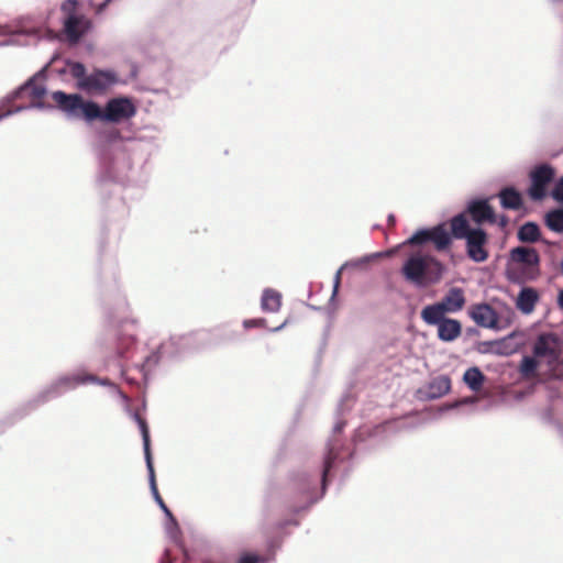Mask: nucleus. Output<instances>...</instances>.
Listing matches in <instances>:
<instances>
[{
	"mask_svg": "<svg viewBox=\"0 0 563 563\" xmlns=\"http://www.w3.org/2000/svg\"><path fill=\"white\" fill-rule=\"evenodd\" d=\"M136 321L125 320L120 323L118 332V352L122 357L131 360L146 380L151 369L164 357H175L187 349L192 347V334L173 335L161 344L157 351L136 358L135 343Z\"/></svg>",
	"mask_w": 563,
	"mask_h": 563,
	"instance_id": "nucleus-1",
	"label": "nucleus"
},
{
	"mask_svg": "<svg viewBox=\"0 0 563 563\" xmlns=\"http://www.w3.org/2000/svg\"><path fill=\"white\" fill-rule=\"evenodd\" d=\"M344 426V421L340 419L336 420L333 427V433L327 443V453L323 457L321 467L313 474L302 473L295 479L297 489L303 495L309 505L318 501L323 496L328 475L335 466L336 462L344 459V455L341 452L342 446L339 439V434L343 430Z\"/></svg>",
	"mask_w": 563,
	"mask_h": 563,
	"instance_id": "nucleus-2",
	"label": "nucleus"
},
{
	"mask_svg": "<svg viewBox=\"0 0 563 563\" xmlns=\"http://www.w3.org/2000/svg\"><path fill=\"white\" fill-rule=\"evenodd\" d=\"M47 67L48 64L18 89L0 99V121L26 110L45 108L41 99L46 93L44 79Z\"/></svg>",
	"mask_w": 563,
	"mask_h": 563,
	"instance_id": "nucleus-3",
	"label": "nucleus"
},
{
	"mask_svg": "<svg viewBox=\"0 0 563 563\" xmlns=\"http://www.w3.org/2000/svg\"><path fill=\"white\" fill-rule=\"evenodd\" d=\"M104 137L109 144L99 155L100 174L103 178L122 183L131 169V158L123 146L117 142L120 139L119 131L111 130L104 133Z\"/></svg>",
	"mask_w": 563,
	"mask_h": 563,
	"instance_id": "nucleus-4",
	"label": "nucleus"
},
{
	"mask_svg": "<svg viewBox=\"0 0 563 563\" xmlns=\"http://www.w3.org/2000/svg\"><path fill=\"white\" fill-rule=\"evenodd\" d=\"M540 275V255L536 249L517 246L510 250L505 271L508 282L525 285L537 280Z\"/></svg>",
	"mask_w": 563,
	"mask_h": 563,
	"instance_id": "nucleus-5",
	"label": "nucleus"
},
{
	"mask_svg": "<svg viewBox=\"0 0 563 563\" xmlns=\"http://www.w3.org/2000/svg\"><path fill=\"white\" fill-rule=\"evenodd\" d=\"M68 66L70 75L77 80V86L89 93L103 92L119 81L118 75L112 70L97 69L88 75L81 63H69Z\"/></svg>",
	"mask_w": 563,
	"mask_h": 563,
	"instance_id": "nucleus-6",
	"label": "nucleus"
},
{
	"mask_svg": "<svg viewBox=\"0 0 563 563\" xmlns=\"http://www.w3.org/2000/svg\"><path fill=\"white\" fill-rule=\"evenodd\" d=\"M52 98L58 108L70 119H85L91 122L97 120L99 115V104L91 100H84L80 95H68L57 90L52 93Z\"/></svg>",
	"mask_w": 563,
	"mask_h": 563,
	"instance_id": "nucleus-7",
	"label": "nucleus"
},
{
	"mask_svg": "<svg viewBox=\"0 0 563 563\" xmlns=\"http://www.w3.org/2000/svg\"><path fill=\"white\" fill-rule=\"evenodd\" d=\"M87 378L88 377H85L84 369H77L73 373L59 375L38 391L32 402H34L35 406H38L58 398L65 393L76 389L80 385H86L85 379Z\"/></svg>",
	"mask_w": 563,
	"mask_h": 563,
	"instance_id": "nucleus-8",
	"label": "nucleus"
},
{
	"mask_svg": "<svg viewBox=\"0 0 563 563\" xmlns=\"http://www.w3.org/2000/svg\"><path fill=\"white\" fill-rule=\"evenodd\" d=\"M533 355L538 358L545 360L552 371L551 375L553 378H563V369L559 368L561 345L555 335L551 333L540 334L533 344Z\"/></svg>",
	"mask_w": 563,
	"mask_h": 563,
	"instance_id": "nucleus-9",
	"label": "nucleus"
},
{
	"mask_svg": "<svg viewBox=\"0 0 563 563\" xmlns=\"http://www.w3.org/2000/svg\"><path fill=\"white\" fill-rule=\"evenodd\" d=\"M431 265L440 269V264L434 262L431 257L415 254L406 260L401 273L407 282L417 288H423L431 282V278H429Z\"/></svg>",
	"mask_w": 563,
	"mask_h": 563,
	"instance_id": "nucleus-10",
	"label": "nucleus"
},
{
	"mask_svg": "<svg viewBox=\"0 0 563 563\" xmlns=\"http://www.w3.org/2000/svg\"><path fill=\"white\" fill-rule=\"evenodd\" d=\"M77 5V0H65L60 7L65 14L64 34L71 44L78 43L90 27V21L76 13Z\"/></svg>",
	"mask_w": 563,
	"mask_h": 563,
	"instance_id": "nucleus-11",
	"label": "nucleus"
},
{
	"mask_svg": "<svg viewBox=\"0 0 563 563\" xmlns=\"http://www.w3.org/2000/svg\"><path fill=\"white\" fill-rule=\"evenodd\" d=\"M547 406L537 410L541 423L556 429L563 437V396L558 389L549 388Z\"/></svg>",
	"mask_w": 563,
	"mask_h": 563,
	"instance_id": "nucleus-12",
	"label": "nucleus"
},
{
	"mask_svg": "<svg viewBox=\"0 0 563 563\" xmlns=\"http://www.w3.org/2000/svg\"><path fill=\"white\" fill-rule=\"evenodd\" d=\"M133 419L137 423L141 434H142L144 457H145L146 467L148 471V482H150L151 492L153 494L155 501L157 503L159 508L163 510L165 516L167 518H172L170 510L165 505L164 500L162 499V497L157 490L154 467H153V462H152V455H151V449H150V432H148L147 423L137 412L133 413Z\"/></svg>",
	"mask_w": 563,
	"mask_h": 563,
	"instance_id": "nucleus-13",
	"label": "nucleus"
},
{
	"mask_svg": "<svg viewBox=\"0 0 563 563\" xmlns=\"http://www.w3.org/2000/svg\"><path fill=\"white\" fill-rule=\"evenodd\" d=\"M97 120L110 123H120L131 119L136 113V108L126 97L112 98L107 101L104 109L99 107Z\"/></svg>",
	"mask_w": 563,
	"mask_h": 563,
	"instance_id": "nucleus-14",
	"label": "nucleus"
},
{
	"mask_svg": "<svg viewBox=\"0 0 563 563\" xmlns=\"http://www.w3.org/2000/svg\"><path fill=\"white\" fill-rule=\"evenodd\" d=\"M421 319L429 325L438 328V338L442 342H453L462 333V324L456 319L446 318L445 314L421 310Z\"/></svg>",
	"mask_w": 563,
	"mask_h": 563,
	"instance_id": "nucleus-15",
	"label": "nucleus"
},
{
	"mask_svg": "<svg viewBox=\"0 0 563 563\" xmlns=\"http://www.w3.org/2000/svg\"><path fill=\"white\" fill-rule=\"evenodd\" d=\"M465 305V296L462 288L452 287L445 294L440 302L428 305L422 310H429L440 314L448 312L454 313L460 311Z\"/></svg>",
	"mask_w": 563,
	"mask_h": 563,
	"instance_id": "nucleus-16",
	"label": "nucleus"
},
{
	"mask_svg": "<svg viewBox=\"0 0 563 563\" xmlns=\"http://www.w3.org/2000/svg\"><path fill=\"white\" fill-rule=\"evenodd\" d=\"M554 177V169L548 164L537 166L531 173V186L528 194L532 200H541L545 197V188Z\"/></svg>",
	"mask_w": 563,
	"mask_h": 563,
	"instance_id": "nucleus-17",
	"label": "nucleus"
},
{
	"mask_svg": "<svg viewBox=\"0 0 563 563\" xmlns=\"http://www.w3.org/2000/svg\"><path fill=\"white\" fill-rule=\"evenodd\" d=\"M466 252L468 257L475 263H483L488 258V252L485 250L487 234L482 229L473 230L471 235L465 239Z\"/></svg>",
	"mask_w": 563,
	"mask_h": 563,
	"instance_id": "nucleus-18",
	"label": "nucleus"
},
{
	"mask_svg": "<svg viewBox=\"0 0 563 563\" xmlns=\"http://www.w3.org/2000/svg\"><path fill=\"white\" fill-rule=\"evenodd\" d=\"M470 318L482 328L496 329L498 327V314L488 303H475L468 309Z\"/></svg>",
	"mask_w": 563,
	"mask_h": 563,
	"instance_id": "nucleus-19",
	"label": "nucleus"
},
{
	"mask_svg": "<svg viewBox=\"0 0 563 563\" xmlns=\"http://www.w3.org/2000/svg\"><path fill=\"white\" fill-rule=\"evenodd\" d=\"M19 35H26L33 40H38L44 36V30L38 25H21L16 30H12L7 25L0 26V46L18 43L14 38Z\"/></svg>",
	"mask_w": 563,
	"mask_h": 563,
	"instance_id": "nucleus-20",
	"label": "nucleus"
},
{
	"mask_svg": "<svg viewBox=\"0 0 563 563\" xmlns=\"http://www.w3.org/2000/svg\"><path fill=\"white\" fill-rule=\"evenodd\" d=\"M467 210L474 222L482 224L487 221L494 223L496 221L495 213L486 199L473 200L468 203Z\"/></svg>",
	"mask_w": 563,
	"mask_h": 563,
	"instance_id": "nucleus-21",
	"label": "nucleus"
},
{
	"mask_svg": "<svg viewBox=\"0 0 563 563\" xmlns=\"http://www.w3.org/2000/svg\"><path fill=\"white\" fill-rule=\"evenodd\" d=\"M451 389V380L445 375L434 377L423 391V397L427 399H438L446 395Z\"/></svg>",
	"mask_w": 563,
	"mask_h": 563,
	"instance_id": "nucleus-22",
	"label": "nucleus"
},
{
	"mask_svg": "<svg viewBox=\"0 0 563 563\" xmlns=\"http://www.w3.org/2000/svg\"><path fill=\"white\" fill-rule=\"evenodd\" d=\"M538 301V291L531 287H523L518 294L516 306L522 313L529 314L534 310Z\"/></svg>",
	"mask_w": 563,
	"mask_h": 563,
	"instance_id": "nucleus-23",
	"label": "nucleus"
},
{
	"mask_svg": "<svg viewBox=\"0 0 563 563\" xmlns=\"http://www.w3.org/2000/svg\"><path fill=\"white\" fill-rule=\"evenodd\" d=\"M498 196L504 209L518 210L522 206L521 195L514 187L503 188Z\"/></svg>",
	"mask_w": 563,
	"mask_h": 563,
	"instance_id": "nucleus-24",
	"label": "nucleus"
},
{
	"mask_svg": "<svg viewBox=\"0 0 563 563\" xmlns=\"http://www.w3.org/2000/svg\"><path fill=\"white\" fill-rule=\"evenodd\" d=\"M282 306V295L280 292L266 288L263 290L262 299H261V308L266 312H277Z\"/></svg>",
	"mask_w": 563,
	"mask_h": 563,
	"instance_id": "nucleus-25",
	"label": "nucleus"
},
{
	"mask_svg": "<svg viewBox=\"0 0 563 563\" xmlns=\"http://www.w3.org/2000/svg\"><path fill=\"white\" fill-rule=\"evenodd\" d=\"M474 229L470 228V224L464 214L454 216L451 219V231L455 239H466L471 235Z\"/></svg>",
	"mask_w": 563,
	"mask_h": 563,
	"instance_id": "nucleus-26",
	"label": "nucleus"
},
{
	"mask_svg": "<svg viewBox=\"0 0 563 563\" xmlns=\"http://www.w3.org/2000/svg\"><path fill=\"white\" fill-rule=\"evenodd\" d=\"M485 376L478 367H470L463 375V380L473 391H478L484 383Z\"/></svg>",
	"mask_w": 563,
	"mask_h": 563,
	"instance_id": "nucleus-27",
	"label": "nucleus"
},
{
	"mask_svg": "<svg viewBox=\"0 0 563 563\" xmlns=\"http://www.w3.org/2000/svg\"><path fill=\"white\" fill-rule=\"evenodd\" d=\"M431 242L435 245L437 250L441 251L449 246L451 238L443 224H438L430 229Z\"/></svg>",
	"mask_w": 563,
	"mask_h": 563,
	"instance_id": "nucleus-28",
	"label": "nucleus"
},
{
	"mask_svg": "<svg viewBox=\"0 0 563 563\" xmlns=\"http://www.w3.org/2000/svg\"><path fill=\"white\" fill-rule=\"evenodd\" d=\"M518 239L521 242L534 243L540 239V229L534 222H527L518 230Z\"/></svg>",
	"mask_w": 563,
	"mask_h": 563,
	"instance_id": "nucleus-29",
	"label": "nucleus"
},
{
	"mask_svg": "<svg viewBox=\"0 0 563 563\" xmlns=\"http://www.w3.org/2000/svg\"><path fill=\"white\" fill-rule=\"evenodd\" d=\"M378 254H373V255H369V256H365V257H362L360 260H356V261H349V262H345L335 273L334 275V278H333V291H332V298L336 296L338 294V290H339V287H340V283H341V275H342V272L350 267V266H360V265H363V264H366L369 262V260L372 257H377Z\"/></svg>",
	"mask_w": 563,
	"mask_h": 563,
	"instance_id": "nucleus-30",
	"label": "nucleus"
},
{
	"mask_svg": "<svg viewBox=\"0 0 563 563\" xmlns=\"http://www.w3.org/2000/svg\"><path fill=\"white\" fill-rule=\"evenodd\" d=\"M378 254H373V255H369V256H365V257H362L360 260H356V261H349V262H345L335 273L334 275V278H333V291H332V298L336 296L338 294V290H339V287H340V283H341V275H342V272L350 267V266H360V265H363V264H366L369 262V260L372 257H377Z\"/></svg>",
	"mask_w": 563,
	"mask_h": 563,
	"instance_id": "nucleus-31",
	"label": "nucleus"
},
{
	"mask_svg": "<svg viewBox=\"0 0 563 563\" xmlns=\"http://www.w3.org/2000/svg\"><path fill=\"white\" fill-rule=\"evenodd\" d=\"M545 224L556 233L563 232V209H554L547 213Z\"/></svg>",
	"mask_w": 563,
	"mask_h": 563,
	"instance_id": "nucleus-32",
	"label": "nucleus"
},
{
	"mask_svg": "<svg viewBox=\"0 0 563 563\" xmlns=\"http://www.w3.org/2000/svg\"><path fill=\"white\" fill-rule=\"evenodd\" d=\"M85 377H89V378L85 379L86 384H98L101 386H108L111 389H113V391H115L122 399H124V400L128 399V397L108 378H99L98 376H96L93 374H89L87 372H85Z\"/></svg>",
	"mask_w": 563,
	"mask_h": 563,
	"instance_id": "nucleus-33",
	"label": "nucleus"
},
{
	"mask_svg": "<svg viewBox=\"0 0 563 563\" xmlns=\"http://www.w3.org/2000/svg\"><path fill=\"white\" fill-rule=\"evenodd\" d=\"M428 242H431L430 229H420L406 241V244L422 245Z\"/></svg>",
	"mask_w": 563,
	"mask_h": 563,
	"instance_id": "nucleus-34",
	"label": "nucleus"
},
{
	"mask_svg": "<svg viewBox=\"0 0 563 563\" xmlns=\"http://www.w3.org/2000/svg\"><path fill=\"white\" fill-rule=\"evenodd\" d=\"M538 362L536 356H525L520 364V373L523 376H531L536 373Z\"/></svg>",
	"mask_w": 563,
	"mask_h": 563,
	"instance_id": "nucleus-35",
	"label": "nucleus"
},
{
	"mask_svg": "<svg viewBox=\"0 0 563 563\" xmlns=\"http://www.w3.org/2000/svg\"><path fill=\"white\" fill-rule=\"evenodd\" d=\"M165 529L167 534L173 539L176 540L179 534V527L175 519V517L172 515V518H167V522L165 525Z\"/></svg>",
	"mask_w": 563,
	"mask_h": 563,
	"instance_id": "nucleus-36",
	"label": "nucleus"
},
{
	"mask_svg": "<svg viewBox=\"0 0 563 563\" xmlns=\"http://www.w3.org/2000/svg\"><path fill=\"white\" fill-rule=\"evenodd\" d=\"M354 400L351 395L343 396L338 407V416H342L345 410H349Z\"/></svg>",
	"mask_w": 563,
	"mask_h": 563,
	"instance_id": "nucleus-37",
	"label": "nucleus"
},
{
	"mask_svg": "<svg viewBox=\"0 0 563 563\" xmlns=\"http://www.w3.org/2000/svg\"><path fill=\"white\" fill-rule=\"evenodd\" d=\"M551 196L554 200L563 202V176L555 184L554 188L552 189Z\"/></svg>",
	"mask_w": 563,
	"mask_h": 563,
	"instance_id": "nucleus-38",
	"label": "nucleus"
},
{
	"mask_svg": "<svg viewBox=\"0 0 563 563\" xmlns=\"http://www.w3.org/2000/svg\"><path fill=\"white\" fill-rule=\"evenodd\" d=\"M265 324V319H249V320H244L243 322V325L245 329H251V328H257V327H263Z\"/></svg>",
	"mask_w": 563,
	"mask_h": 563,
	"instance_id": "nucleus-39",
	"label": "nucleus"
},
{
	"mask_svg": "<svg viewBox=\"0 0 563 563\" xmlns=\"http://www.w3.org/2000/svg\"><path fill=\"white\" fill-rule=\"evenodd\" d=\"M260 561L261 559L258 556L246 554L240 559L239 563H258Z\"/></svg>",
	"mask_w": 563,
	"mask_h": 563,
	"instance_id": "nucleus-40",
	"label": "nucleus"
},
{
	"mask_svg": "<svg viewBox=\"0 0 563 563\" xmlns=\"http://www.w3.org/2000/svg\"><path fill=\"white\" fill-rule=\"evenodd\" d=\"M111 1L112 0H104L103 2H101L97 8V12H102Z\"/></svg>",
	"mask_w": 563,
	"mask_h": 563,
	"instance_id": "nucleus-41",
	"label": "nucleus"
},
{
	"mask_svg": "<svg viewBox=\"0 0 563 563\" xmlns=\"http://www.w3.org/2000/svg\"><path fill=\"white\" fill-rule=\"evenodd\" d=\"M558 306L563 309V288L558 294Z\"/></svg>",
	"mask_w": 563,
	"mask_h": 563,
	"instance_id": "nucleus-42",
	"label": "nucleus"
},
{
	"mask_svg": "<svg viewBox=\"0 0 563 563\" xmlns=\"http://www.w3.org/2000/svg\"><path fill=\"white\" fill-rule=\"evenodd\" d=\"M159 563H172V560L168 558V551H165L164 558L161 560Z\"/></svg>",
	"mask_w": 563,
	"mask_h": 563,
	"instance_id": "nucleus-43",
	"label": "nucleus"
},
{
	"mask_svg": "<svg viewBox=\"0 0 563 563\" xmlns=\"http://www.w3.org/2000/svg\"><path fill=\"white\" fill-rule=\"evenodd\" d=\"M284 327H285V323L280 324V325H279V327H277V328H274L272 331H274V332L279 331V330H282Z\"/></svg>",
	"mask_w": 563,
	"mask_h": 563,
	"instance_id": "nucleus-44",
	"label": "nucleus"
},
{
	"mask_svg": "<svg viewBox=\"0 0 563 563\" xmlns=\"http://www.w3.org/2000/svg\"><path fill=\"white\" fill-rule=\"evenodd\" d=\"M476 332H477V330H476V329H474V328H473V329H468V334H474V333H476Z\"/></svg>",
	"mask_w": 563,
	"mask_h": 563,
	"instance_id": "nucleus-45",
	"label": "nucleus"
},
{
	"mask_svg": "<svg viewBox=\"0 0 563 563\" xmlns=\"http://www.w3.org/2000/svg\"><path fill=\"white\" fill-rule=\"evenodd\" d=\"M388 220H389V222L394 223L395 222V217L394 216H389Z\"/></svg>",
	"mask_w": 563,
	"mask_h": 563,
	"instance_id": "nucleus-46",
	"label": "nucleus"
},
{
	"mask_svg": "<svg viewBox=\"0 0 563 563\" xmlns=\"http://www.w3.org/2000/svg\"><path fill=\"white\" fill-rule=\"evenodd\" d=\"M560 365H563V358H562V360H560Z\"/></svg>",
	"mask_w": 563,
	"mask_h": 563,
	"instance_id": "nucleus-47",
	"label": "nucleus"
}]
</instances>
